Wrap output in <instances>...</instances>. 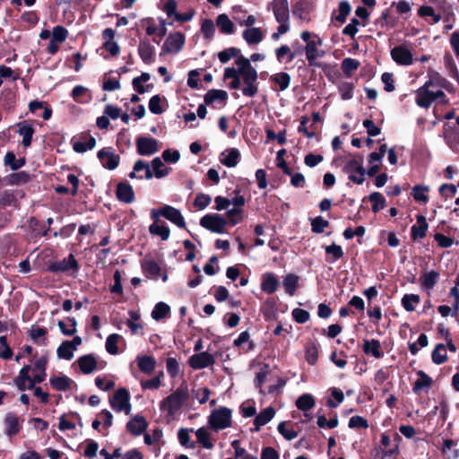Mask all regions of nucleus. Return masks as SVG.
<instances>
[{"instance_id": "393cba45", "label": "nucleus", "mask_w": 459, "mask_h": 459, "mask_svg": "<svg viewBox=\"0 0 459 459\" xmlns=\"http://www.w3.org/2000/svg\"><path fill=\"white\" fill-rule=\"evenodd\" d=\"M18 130L17 133L22 136V145L25 148H28L31 145L32 137L35 133V129L32 125L28 123L27 121L19 122L17 125Z\"/></svg>"}, {"instance_id": "2eb2a0df", "label": "nucleus", "mask_w": 459, "mask_h": 459, "mask_svg": "<svg viewBox=\"0 0 459 459\" xmlns=\"http://www.w3.org/2000/svg\"><path fill=\"white\" fill-rule=\"evenodd\" d=\"M102 37L105 39L102 47L98 49L100 55L104 58L115 56V30L107 28L102 32Z\"/></svg>"}, {"instance_id": "6e6d98bb", "label": "nucleus", "mask_w": 459, "mask_h": 459, "mask_svg": "<svg viewBox=\"0 0 459 459\" xmlns=\"http://www.w3.org/2000/svg\"><path fill=\"white\" fill-rule=\"evenodd\" d=\"M316 401L310 394H304L300 395L296 401V406L299 410L307 411L314 408Z\"/></svg>"}, {"instance_id": "a211bd4d", "label": "nucleus", "mask_w": 459, "mask_h": 459, "mask_svg": "<svg viewBox=\"0 0 459 459\" xmlns=\"http://www.w3.org/2000/svg\"><path fill=\"white\" fill-rule=\"evenodd\" d=\"M188 363L194 369H202L215 363L213 356L206 351L199 352L189 358Z\"/></svg>"}, {"instance_id": "5701e85b", "label": "nucleus", "mask_w": 459, "mask_h": 459, "mask_svg": "<svg viewBox=\"0 0 459 459\" xmlns=\"http://www.w3.org/2000/svg\"><path fill=\"white\" fill-rule=\"evenodd\" d=\"M214 433L212 431L208 425L205 427H201L195 431L197 443L205 449H212L214 446L213 442L212 441V434Z\"/></svg>"}, {"instance_id": "a18cd8bd", "label": "nucleus", "mask_w": 459, "mask_h": 459, "mask_svg": "<svg viewBox=\"0 0 459 459\" xmlns=\"http://www.w3.org/2000/svg\"><path fill=\"white\" fill-rule=\"evenodd\" d=\"M49 383L55 390L65 392L71 389L73 380L66 376L53 377Z\"/></svg>"}, {"instance_id": "c9c22d12", "label": "nucleus", "mask_w": 459, "mask_h": 459, "mask_svg": "<svg viewBox=\"0 0 459 459\" xmlns=\"http://www.w3.org/2000/svg\"><path fill=\"white\" fill-rule=\"evenodd\" d=\"M78 366L83 374H91L97 368V360L92 354L81 356L77 359Z\"/></svg>"}, {"instance_id": "4c0bfd02", "label": "nucleus", "mask_w": 459, "mask_h": 459, "mask_svg": "<svg viewBox=\"0 0 459 459\" xmlns=\"http://www.w3.org/2000/svg\"><path fill=\"white\" fill-rule=\"evenodd\" d=\"M28 227L36 238L47 237L49 232V227H46L39 220L34 216L28 220Z\"/></svg>"}, {"instance_id": "ea45409f", "label": "nucleus", "mask_w": 459, "mask_h": 459, "mask_svg": "<svg viewBox=\"0 0 459 459\" xmlns=\"http://www.w3.org/2000/svg\"><path fill=\"white\" fill-rule=\"evenodd\" d=\"M98 158L104 168L115 169V153L111 152V147L99 151Z\"/></svg>"}, {"instance_id": "bf43d9fd", "label": "nucleus", "mask_w": 459, "mask_h": 459, "mask_svg": "<svg viewBox=\"0 0 459 459\" xmlns=\"http://www.w3.org/2000/svg\"><path fill=\"white\" fill-rule=\"evenodd\" d=\"M429 191L428 186L417 185L412 188V196L415 201L426 204L429 202Z\"/></svg>"}, {"instance_id": "423d86ee", "label": "nucleus", "mask_w": 459, "mask_h": 459, "mask_svg": "<svg viewBox=\"0 0 459 459\" xmlns=\"http://www.w3.org/2000/svg\"><path fill=\"white\" fill-rule=\"evenodd\" d=\"M209 429L214 433H219L232 426V410L224 406L214 409L207 417Z\"/></svg>"}, {"instance_id": "79ce46f5", "label": "nucleus", "mask_w": 459, "mask_h": 459, "mask_svg": "<svg viewBox=\"0 0 459 459\" xmlns=\"http://www.w3.org/2000/svg\"><path fill=\"white\" fill-rule=\"evenodd\" d=\"M275 56L279 63L289 64L294 60L296 52L292 51L288 45H281L275 49Z\"/></svg>"}, {"instance_id": "338daca9", "label": "nucleus", "mask_w": 459, "mask_h": 459, "mask_svg": "<svg viewBox=\"0 0 459 459\" xmlns=\"http://www.w3.org/2000/svg\"><path fill=\"white\" fill-rule=\"evenodd\" d=\"M238 56H243L240 54V50L237 48H229L218 53V58L222 64H226L233 57L237 59Z\"/></svg>"}, {"instance_id": "dca6fc26", "label": "nucleus", "mask_w": 459, "mask_h": 459, "mask_svg": "<svg viewBox=\"0 0 459 459\" xmlns=\"http://www.w3.org/2000/svg\"><path fill=\"white\" fill-rule=\"evenodd\" d=\"M443 137L448 147L455 152H459V131L455 125L444 126Z\"/></svg>"}, {"instance_id": "c03bdc74", "label": "nucleus", "mask_w": 459, "mask_h": 459, "mask_svg": "<svg viewBox=\"0 0 459 459\" xmlns=\"http://www.w3.org/2000/svg\"><path fill=\"white\" fill-rule=\"evenodd\" d=\"M274 414L275 411L271 406L263 410L254 420L255 430H259L262 426L267 424L274 417Z\"/></svg>"}, {"instance_id": "473e14b6", "label": "nucleus", "mask_w": 459, "mask_h": 459, "mask_svg": "<svg viewBox=\"0 0 459 459\" xmlns=\"http://www.w3.org/2000/svg\"><path fill=\"white\" fill-rule=\"evenodd\" d=\"M139 55L145 64H151L154 60L155 48L148 41H141L138 48Z\"/></svg>"}, {"instance_id": "7ed1b4c3", "label": "nucleus", "mask_w": 459, "mask_h": 459, "mask_svg": "<svg viewBox=\"0 0 459 459\" xmlns=\"http://www.w3.org/2000/svg\"><path fill=\"white\" fill-rule=\"evenodd\" d=\"M339 166L350 181L361 185L365 180L366 170L363 166V157L359 154H349L338 159Z\"/></svg>"}, {"instance_id": "e2e57ef3", "label": "nucleus", "mask_w": 459, "mask_h": 459, "mask_svg": "<svg viewBox=\"0 0 459 459\" xmlns=\"http://www.w3.org/2000/svg\"><path fill=\"white\" fill-rule=\"evenodd\" d=\"M298 282H299V277L295 274L290 273L284 277L283 286H284L286 292L289 295H290V296L294 295L296 289L298 287Z\"/></svg>"}, {"instance_id": "e433bc0d", "label": "nucleus", "mask_w": 459, "mask_h": 459, "mask_svg": "<svg viewBox=\"0 0 459 459\" xmlns=\"http://www.w3.org/2000/svg\"><path fill=\"white\" fill-rule=\"evenodd\" d=\"M139 369L144 374L151 375L156 367V360L149 355H140L136 359Z\"/></svg>"}, {"instance_id": "6e6552de", "label": "nucleus", "mask_w": 459, "mask_h": 459, "mask_svg": "<svg viewBox=\"0 0 459 459\" xmlns=\"http://www.w3.org/2000/svg\"><path fill=\"white\" fill-rule=\"evenodd\" d=\"M200 225L213 233L224 234L228 232V221L224 216L219 213L204 215L200 220Z\"/></svg>"}, {"instance_id": "0eeeda50", "label": "nucleus", "mask_w": 459, "mask_h": 459, "mask_svg": "<svg viewBox=\"0 0 459 459\" xmlns=\"http://www.w3.org/2000/svg\"><path fill=\"white\" fill-rule=\"evenodd\" d=\"M160 217H164L178 228H186V221L181 212L173 206L166 204L160 209L151 211V218L153 221H158Z\"/></svg>"}, {"instance_id": "603ef678", "label": "nucleus", "mask_w": 459, "mask_h": 459, "mask_svg": "<svg viewBox=\"0 0 459 459\" xmlns=\"http://www.w3.org/2000/svg\"><path fill=\"white\" fill-rule=\"evenodd\" d=\"M418 378L414 383L413 392L418 394L422 390L429 388L432 385V379L422 370L418 372Z\"/></svg>"}, {"instance_id": "4be33fe9", "label": "nucleus", "mask_w": 459, "mask_h": 459, "mask_svg": "<svg viewBox=\"0 0 459 459\" xmlns=\"http://www.w3.org/2000/svg\"><path fill=\"white\" fill-rule=\"evenodd\" d=\"M130 394L126 388L117 389V411H123L126 415L131 412Z\"/></svg>"}, {"instance_id": "bb28decb", "label": "nucleus", "mask_w": 459, "mask_h": 459, "mask_svg": "<svg viewBox=\"0 0 459 459\" xmlns=\"http://www.w3.org/2000/svg\"><path fill=\"white\" fill-rule=\"evenodd\" d=\"M31 176L26 171L13 172L4 178L3 181L6 186H19L30 182Z\"/></svg>"}, {"instance_id": "20e7f679", "label": "nucleus", "mask_w": 459, "mask_h": 459, "mask_svg": "<svg viewBox=\"0 0 459 459\" xmlns=\"http://www.w3.org/2000/svg\"><path fill=\"white\" fill-rule=\"evenodd\" d=\"M268 9L272 10L275 21L279 23L277 30L271 35L273 41H278L281 36L290 30L288 0H273L268 4Z\"/></svg>"}, {"instance_id": "c756f323", "label": "nucleus", "mask_w": 459, "mask_h": 459, "mask_svg": "<svg viewBox=\"0 0 459 459\" xmlns=\"http://www.w3.org/2000/svg\"><path fill=\"white\" fill-rule=\"evenodd\" d=\"M148 423L143 416H135L126 424L127 430L134 436L141 435L147 428Z\"/></svg>"}, {"instance_id": "f704fd0d", "label": "nucleus", "mask_w": 459, "mask_h": 459, "mask_svg": "<svg viewBox=\"0 0 459 459\" xmlns=\"http://www.w3.org/2000/svg\"><path fill=\"white\" fill-rule=\"evenodd\" d=\"M428 223L423 215L417 216V222L411 229V238L413 239H420L426 236L428 230Z\"/></svg>"}, {"instance_id": "1a4fd4ad", "label": "nucleus", "mask_w": 459, "mask_h": 459, "mask_svg": "<svg viewBox=\"0 0 459 459\" xmlns=\"http://www.w3.org/2000/svg\"><path fill=\"white\" fill-rule=\"evenodd\" d=\"M393 61L401 66H410L414 62L411 49L406 44H401L393 48L390 51Z\"/></svg>"}, {"instance_id": "a19ab883", "label": "nucleus", "mask_w": 459, "mask_h": 459, "mask_svg": "<svg viewBox=\"0 0 459 459\" xmlns=\"http://www.w3.org/2000/svg\"><path fill=\"white\" fill-rule=\"evenodd\" d=\"M216 25L222 34L230 35L235 31V25L227 14H219L216 18Z\"/></svg>"}, {"instance_id": "13d9d810", "label": "nucleus", "mask_w": 459, "mask_h": 459, "mask_svg": "<svg viewBox=\"0 0 459 459\" xmlns=\"http://www.w3.org/2000/svg\"><path fill=\"white\" fill-rule=\"evenodd\" d=\"M360 63L354 58L347 57L342 62L341 67L347 77H351L353 73L358 70Z\"/></svg>"}, {"instance_id": "052dcab7", "label": "nucleus", "mask_w": 459, "mask_h": 459, "mask_svg": "<svg viewBox=\"0 0 459 459\" xmlns=\"http://www.w3.org/2000/svg\"><path fill=\"white\" fill-rule=\"evenodd\" d=\"M170 312V307L164 302H159L155 305L153 310L152 311V317L156 320H161L169 316Z\"/></svg>"}, {"instance_id": "f03ea898", "label": "nucleus", "mask_w": 459, "mask_h": 459, "mask_svg": "<svg viewBox=\"0 0 459 459\" xmlns=\"http://www.w3.org/2000/svg\"><path fill=\"white\" fill-rule=\"evenodd\" d=\"M451 83L439 73L429 69L428 80L414 92L416 104L423 108H429L434 101L446 104L448 100L445 90H449Z\"/></svg>"}, {"instance_id": "9d476101", "label": "nucleus", "mask_w": 459, "mask_h": 459, "mask_svg": "<svg viewBox=\"0 0 459 459\" xmlns=\"http://www.w3.org/2000/svg\"><path fill=\"white\" fill-rule=\"evenodd\" d=\"M141 266L143 274L147 278L157 281L160 277H161L164 282L167 281L168 273L166 272L162 273L161 267L154 260L145 258L142 261Z\"/></svg>"}, {"instance_id": "3c124183", "label": "nucleus", "mask_w": 459, "mask_h": 459, "mask_svg": "<svg viewBox=\"0 0 459 459\" xmlns=\"http://www.w3.org/2000/svg\"><path fill=\"white\" fill-rule=\"evenodd\" d=\"M109 118L115 119V105L108 104L104 110V116L98 117L97 126L100 129L107 128L109 126Z\"/></svg>"}, {"instance_id": "b1692460", "label": "nucleus", "mask_w": 459, "mask_h": 459, "mask_svg": "<svg viewBox=\"0 0 459 459\" xmlns=\"http://www.w3.org/2000/svg\"><path fill=\"white\" fill-rule=\"evenodd\" d=\"M439 279V273L434 270L424 272L419 278L422 289L430 292Z\"/></svg>"}, {"instance_id": "f3484780", "label": "nucleus", "mask_w": 459, "mask_h": 459, "mask_svg": "<svg viewBox=\"0 0 459 459\" xmlns=\"http://www.w3.org/2000/svg\"><path fill=\"white\" fill-rule=\"evenodd\" d=\"M73 149L75 152L83 153L94 148L96 140L87 133L82 134L79 137L72 139Z\"/></svg>"}, {"instance_id": "de8ad7c7", "label": "nucleus", "mask_w": 459, "mask_h": 459, "mask_svg": "<svg viewBox=\"0 0 459 459\" xmlns=\"http://www.w3.org/2000/svg\"><path fill=\"white\" fill-rule=\"evenodd\" d=\"M26 163L25 158L16 159L15 154L13 152H7L4 157V164L9 167L12 170L16 171L22 168Z\"/></svg>"}, {"instance_id": "72a5a7b5", "label": "nucleus", "mask_w": 459, "mask_h": 459, "mask_svg": "<svg viewBox=\"0 0 459 459\" xmlns=\"http://www.w3.org/2000/svg\"><path fill=\"white\" fill-rule=\"evenodd\" d=\"M149 232L152 235L160 237L162 240H168L170 235L169 228L158 219L153 221V223L149 226Z\"/></svg>"}, {"instance_id": "09e8293b", "label": "nucleus", "mask_w": 459, "mask_h": 459, "mask_svg": "<svg viewBox=\"0 0 459 459\" xmlns=\"http://www.w3.org/2000/svg\"><path fill=\"white\" fill-rule=\"evenodd\" d=\"M351 13V5L347 1H342L339 4L338 9L334 10L332 13V20L343 23L347 16Z\"/></svg>"}, {"instance_id": "2f4dec72", "label": "nucleus", "mask_w": 459, "mask_h": 459, "mask_svg": "<svg viewBox=\"0 0 459 459\" xmlns=\"http://www.w3.org/2000/svg\"><path fill=\"white\" fill-rule=\"evenodd\" d=\"M132 178H151L152 177L149 164L143 160H138L134 166V170L129 174Z\"/></svg>"}, {"instance_id": "7c9ffc66", "label": "nucleus", "mask_w": 459, "mask_h": 459, "mask_svg": "<svg viewBox=\"0 0 459 459\" xmlns=\"http://www.w3.org/2000/svg\"><path fill=\"white\" fill-rule=\"evenodd\" d=\"M117 198L123 203L131 204L134 200V193L132 186L126 183L117 185Z\"/></svg>"}, {"instance_id": "39448f33", "label": "nucleus", "mask_w": 459, "mask_h": 459, "mask_svg": "<svg viewBox=\"0 0 459 459\" xmlns=\"http://www.w3.org/2000/svg\"><path fill=\"white\" fill-rule=\"evenodd\" d=\"M189 393L186 385L179 386L176 391L164 398L160 403V410L169 420L175 419L180 413Z\"/></svg>"}, {"instance_id": "69168bd1", "label": "nucleus", "mask_w": 459, "mask_h": 459, "mask_svg": "<svg viewBox=\"0 0 459 459\" xmlns=\"http://www.w3.org/2000/svg\"><path fill=\"white\" fill-rule=\"evenodd\" d=\"M331 397L327 400V405L331 408H336L343 402L344 394L342 390L333 387L330 389Z\"/></svg>"}, {"instance_id": "680f3d73", "label": "nucleus", "mask_w": 459, "mask_h": 459, "mask_svg": "<svg viewBox=\"0 0 459 459\" xmlns=\"http://www.w3.org/2000/svg\"><path fill=\"white\" fill-rule=\"evenodd\" d=\"M432 360L435 364L440 365L447 360L446 348L445 344H437L432 351Z\"/></svg>"}, {"instance_id": "49530a36", "label": "nucleus", "mask_w": 459, "mask_h": 459, "mask_svg": "<svg viewBox=\"0 0 459 459\" xmlns=\"http://www.w3.org/2000/svg\"><path fill=\"white\" fill-rule=\"evenodd\" d=\"M270 82H273L279 91H282L290 86V76L284 72L277 73L270 77Z\"/></svg>"}, {"instance_id": "9b49d317", "label": "nucleus", "mask_w": 459, "mask_h": 459, "mask_svg": "<svg viewBox=\"0 0 459 459\" xmlns=\"http://www.w3.org/2000/svg\"><path fill=\"white\" fill-rule=\"evenodd\" d=\"M24 195V192L19 189L0 191V208L13 206L18 209L20 207V199L23 198Z\"/></svg>"}, {"instance_id": "5fc2aeb1", "label": "nucleus", "mask_w": 459, "mask_h": 459, "mask_svg": "<svg viewBox=\"0 0 459 459\" xmlns=\"http://www.w3.org/2000/svg\"><path fill=\"white\" fill-rule=\"evenodd\" d=\"M401 303L406 311L411 312L420 303V298L417 294H405L402 298Z\"/></svg>"}, {"instance_id": "4468645a", "label": "nucleus", "mask_w": 459, "mask_h": 459, "mask_svg": "<svg viewBox=\"0 0 459 459\" xmlns=\"http://www.w3.org/2000/svg\"><path fill=\"white\" fill-rule=\"evenodd\" d=\"M22 421L23 420H21L14 412H7L4 419V434L9 437L18 435L22 429Z\"/></svg>"}, {"instance_id": "c85d7f7f", "label": "nucleus", "mask_w": 459, "mask_h": 459, "mask_svg": "<svg viewBox=\"0 0 459 459\" xmlns=\"http://www.w3.org/2000/svg\"><path fill=\"white\" fill-rule=\"evenodd\" d=\"M279 286L277 277L272 273H265L262 275L261 290L268 294L275 292Z\"/></svg>"}, {"instance_id": "ddd939ff", "label": "nucleus", "mask_w": 459, "mask_h": 459, "mask_svg": "<svg viewBox=\"0 0 459 459\" xmlns=\"http://www.w3.org/2000/svg\"><path fill=\"white\" fill-rule=\"evenodd\" d=\"M78 269L79 264L73 254H70L67 258L51 263L48 265V271L50 273H65L69 270L77 271Z\"/></svg>"}, {"instance_id": "8fccbe9b", "label": "nucleus", "mask_w": 459, "mask_h": 459, "mask_svg": "<svg viewBox=\"0 0 459 459\" xmlns=\"http://www.w3.org/2000/svg\"><path fill=\"white\" fill-rule=\"evenodd\" d=\"M48 334V331L44 327L39 326H32L29 331V336L30 339L37 344L39 345H47L48 342L46 339V335Z\"/></svg>"}, {"instance_id": "4d7b16f0", "label": "nucleus", "mask_w": 459, "mask_h": 459, "mask_svg": "<svg viewBox=\"0 0 459 459\" xmlns=\"http://www.w3.org/2000/svg\"><path fill=\"white\" fill-rule=\"evenodd\" d=\"M228 224L235 226L240 223L244 219V209L231 208L226 212Z\"/></svg>"}, {"instance_id": "f8f14e48", "label": "nucleus", "mask_w": 459, "mask_h": 459, "mask_svg": "<svg viewBox=\"0 0 459 459\" xmlns=\"http://www.w3.org/2000/svg\"><path fill=\"white\" fill-rule=\"evenodd\" d=\"M185 45V36L181 32H174L168 36L163 46L162 51L165 53L177 54Z\"/></svg>"}, {"instance_id": "f257e3e1", "label": "nucleus", "mask_w": 459, "mask_h": 459, "mask_svg": "<svg viewBox=\"0 0 459 459\" xmlns=\"http://www.w3.org/2000/svg\"><path fill=\"white\" fill-rule=\"evenodd\" d=\"M224 80H231L229 88L242 90L247 97H254L258 91L257 71L251 65L250 60L245 56H238L234 61V66L226 67L223 74Z\"/></svg>"}, {"instance_id": "412c9836", "label": "nucleus", "mask_w": 459, "mask_h": 459, "mask_svg": "<svg viewBox=\"0 0 459 459\" xmlns=\"http://www.w3.org/2000/svg\"><path fill=\"white\" fill-rule=\"evenodd\" d=\"M264 31L258 27L246 28L242 32V38L247 45H258L264 39Z\"/></svg>"}, {"instance_id": "cd10ccee", "label": "nucleus", "mask_w": 459, "mask_h": 459, "mask_svg": "<svg viewBox=\"0 0 459 459\" xmlns=\"http://www.w3.org/2000/svg\"><path fill=\"white\" fill-rule=\"evenodd\" d=\"M322 41L317 39H312V41H308L305 47V53L307 60L310 65H315L316 60L322 56L319 51V46H321Z\"/></svg>"}, {"instance_id": "6ab92c4d", "label": "nucleus", "mask_w": 459, "mask_h": 459, "mask_svg": "<svg viewBox=\"0 0 459 459\" xmlns=\"http://www.w3.org/2000/svg\"><path fill=\"white\" fill-rule=\"evenodd\" d=\"M228 100V93L223 90H210L204 95L205 105L214 108L223 107Z\"/></svg>"}, {"instance_id": "aec40b11", "label": "nucleus", "mask_w": 459, "mask_h": 459, "mask_svg": "<svg viewBox=\"0 0 459 459\" xmlns=\"http://www.w3.org/2000/svg\"><path fill=\"white\" fill-rule=\"evenodd\" d=\"M136 146L141 155L150 156L159 151L158 141L151 137H139L136 141Z\"/></svg>"}, {"instance_id": "37998d69", "label": "nucleus", "mask_w": 459, "mask_h": 459, "mask_svg": "<svg viewBox=\"0 0 459 459\" xmlns=\"http://www.w3.org/2000/svg\"><path fill=\"white\" fill-rule=\"evenodd\" d=\"M167 100L165 97L160 95H154L149 101V109L152 114H161L167 108Z\"/></svg>"}, {"instance_id": "774afa93", "label": "nucleus", "mask_w": 459, "mask_h": 459, "mask_svg": "<svg viewBox=\"0 0 459 459\" xmlns=\"http://www.w3.org/2000/svg\"><path fill=\"white\" fill-rule=\"evenodd\" d=\"M16 93L12 90H5L2 95L4 107L8 110H13L16 104Z\"/></svg>"}, {"instance_id": "58836bf2", "label": "nucleus", "mask_w": 459, "mask_h": 459, "mask_svg": "<svg viewBox=\"0 0 459 459\" xmlns=\"http://www.w3.org/2000/svg\"><path fill=\"white\" fill-rule=\"evenodd\" d=\"M363 351L376 359H379L384 355L383 351H381L380 342L375 339L364 341Z\"/></svg>"}, {"instance_id": "a878e982", "label": "nucleus", "mask_w": 459, "mask_h": 459, "mask_svg": "<svg viewBox=\"0 0 459 459\" xmlns=\"http://www.w3.org/2000/svg\"><path fill=\"white\" fill-rule=\"evenodd\" d=\"M240 160V152L236 148H229L220 155V161L228 168L237 166Z\"/></svg>"}, {"instance_id": "864d4df0", "label": "nucleus", "mask_w": 459, "mask_h": 459, "mask_svg": "<svg viewBox=\"0 0 459 459\" xmlns=\"http://www.w3.org/2000/svg\"><path fill=\"white\" fill-rule=\"evenodd\" d=\"M270 373L269 366L264 364L260 368V370L256 373L255 378V385L259 388V393L265 394L266 392L263 388V385L267 381V377Z\"/></svg>"}, {"instance_id": "0e129e2a", "label": "nucleus", "mask_w": 459, "mask_h": 459, "mask_svg": "<svg viewBox=\"0 0 459 459\" xmlns=\"http://www.w3.org/2000/svg\"><path fill=\"white\" fill-rule=\"evenodd\" d=\"M74 349H72V346L68 341H64L57 348L56 353L58 358L71 360L74 357Z\"/></svg>"}]
</instances>
